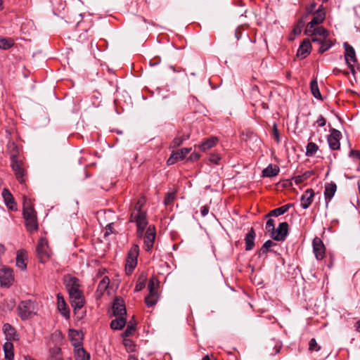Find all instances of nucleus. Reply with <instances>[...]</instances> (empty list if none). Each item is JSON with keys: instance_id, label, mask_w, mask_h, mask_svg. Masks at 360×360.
<instances>
[{"instance_id": "obj_51", "label": "nucleus", "mask_w": 360, "mask_h": 360, "mask_svg": "<svg viewBox=\"0 0 360 360\" xmlns=\"http://www.w3.org/2000/svg\"><path fill=\"white\" fill-rule=\"evenodd\" d=\"M265 229L267 232H271L275 229L274 227V220L272 219H269L266 223Z\"/></svg>"}, {"instance_id": "obj_29", "label": "nucleus", "mask_w": 360, "mask_h": 360, "mask_svg": "<svg viewBox=\"0 0 360 360\" xmlns=\"http://www.w3.org/2000/svg\"><path fill=\"white\" fill-rule=\"evenodd\" d=\"M279 171L280 169L277 165L270 164L267 167L263 169L262 176L266 177H273L276 176Z\"/></svg>"}, {"instance_id": "obj_26", "label": "nucleus", "mask_w": 360, "mask_h": 360, "mask_svg": "<svg viewBox=\"0 0 360 360\" xmlns=\"http://www.w3.org/2000/svg\"><path fill=\"white\" fill-rule=\"evenodd\" d=\"M2 197L5 204L10 210H15V202L11 193L7 188H4Z\"/></svg>"}, {"instance_id": "obj_43", "label": "nucleus", "mask_w": 360, "mask_h": 360, "mask_svg": "<svg viewBox=\"0 0 360 360\" xmlns=\"http://www.w3.org/2000/svg\"><path fill=\"white\" fill-rule=\"evenodd\" d=\"M191 150V148H183L176 150V152H174V153L178 158L179 160H182L186 158V156L190 153Z\"/></svg>"}, {"instance_id": "obj_30", "label": "nucleus", "mask_w": 360, "mask_h": 360, "mask_svg": "<svg viewBox=\"0 0 360 360\" xmlns=\"http://www.w3.org/2000/svg\"><path fill=\"white\" fill-rule=\"evenodd\" d=\"M291 206H292L291 204H286V205H283V206H281L280 207L276 208V209L270 211L266 214V217H278V216H280L281 214H283L285 212H287Z\"/></svg>"}, {"instance_id": "obj_24", "label": "nucleus", "mask_w": 360, "mask_h": 360, "mask_svg": "<svg viewBox=\"0 0 360 360\" xmlns=\"http://www.w3.org/2000/svg\"><path fill=\"white\" fill-rule=\"evenodd\" d=\"M256 233L254 229L252 227L248 233L245 235V250H252L255 246V239Z\"/></svg>"}, {"instance_id": "obj_2", "label": "nucleus", "mask_w": 360, "mask_h": 360, "mask_svg": "<svg viewBox=\"0 0 360 360\" xmlns=\"http://www.w3.org/2000/svg\"><path fill=\"white\" fill-rule=\"evenodd\" d=\"M127 309L122 297H114V330H122L126 325L131 323L134 328H136L137 322L135 316H132L131 319L127 322Z\"/></svg>"}, {"instance_id": "obj_60", "label": "nucleus", "mask_w": 360, "mask_h": 360, "mask_svg": "<svg viewBox=\"0 0 360 360\" xmlns=\"http://www.w3.org/2000/svg\"><path fill=\"white\" fill-rule=\"evenodd\" d=\"M316 7V3L311 4L308 7H307V13H311L313 12Z\"/></svg>"}, {"instance_id": "obj_57", "label": "nucleus", "mask_w": 360, "mask_h": 360, "mask_svg": "<svg viewBox=\"0 0 360 360\" xmlns=\"http://www.w3.org/2000/svg\"><path fill=\"white\" fill-rule=\"evenodd\" d=\"M349 155L354 158H356L358 159L360 158V151L359 150H352L349 153Z\"/></svg>"}, {"instance_id": "obj_41", "label": "nucleus", "mask_w": 360, "mask_h": 360, "mask_svg": "<svg viewBox=\"0 0 360 360\" xmlns=\"http://www.w3.org/2000/svg\"><path fill=\"white\" fill-rule=\"evenodd\" d=\"M136 330V328H134L133 324L131 323L130 325H127V328L124 332L120 334L122 338H129L132 335Z\"/></svg>"}, {"instance_id": "obj_14", "label": "nucleus", "mask_w": 360, "mask_h": 360, "mask_svg": "<svg viewBox=\"0 0 360 360\" xmlns=\"http://www.w3.org/2000/svg\"><path fill=\"white\" fill-rule=\"evenodd\" d=\"M313 252L318 260H321L326 255V248L322 240L319 237H315L312 241Z\"/></svg>"}, {"instance_id": "obj_18", "label": "nucleus", "mask_w": 360, "mask_h": 360, "mask_svg": "<svg viewBox=\"0 0 360 360\" xmlns=\"http://www.w3.org/2000/svg\"><path fill=\"white\" fill-rule=\"evenodd\" d=\"M314 192L312 189H307L300 198V205L303 209H307L312 203Z\"/></svg>"}, {"instance_id": "obj_35", "label": "nucleus", "mask_w": 360, "mask_h": 360, "mask_svg": "<svg viewBox=\"0 0 360 360\" xmlns=\"http://www.w3.org/2000/svg\"><path fill=\"white\" fill-rule=\"evenodd\" d=\"M51 360H62L61 349L58 347H53L49 349Z\"/></svg>"}, {"instance_id": "obj_12", "label": "nucleus", "mask_w": 360, "mask_h": 360, "mask_svg": "<svg viewBox=\"0 0 360 360\" xmlns=\"http://www.w3.org/2000/svg\"><path fill=\"white\" fill-rule=\"evenodd\" d=\"M155 237V226L150 225L144 234V249L146 252H149L153 248Z\"/></svg>"}, {"instance_id": "obj_54", "label": "nucleus", "mask_w": 360, "mask_h": 360, "mask_svg": "<svg viewBox=\"0 0 360 360\" xmlns=\"http://www.w3.org/2000/svg\"><path fill=\"white\" fill-rule=\"evenodd\" d=\"M177 161H179L178 158L175 155V154L173 153L171 156L167 160V165H171L174 163H176Z\"/></svg>"}, {"instance_id": "obj_34", "label": "nucleus", "mask_w": 360, "mask_h": 360, "mask_svg": "<svg viewBox=\"0 0 360 360\" xmlns=\"http://www.w3.org/2000/svg\"><path fill=\"white\" fill-rule=\"evenodd\" d=\"M146 202V199L145 198V197H141L136 202L131 214H136V213H137V214L145 213L146 212L142 210V207L144 206Z\"/></svg>"}, {"instance_id": "obj_63", "label": "nucleus", "mask_w": 360, "mask_h": 360, "mask_svg": "<svg viewBox=\"0 0 360 360\" xmlns=\"http://www.w3.org/2000/svg\"><path fill=\"white\" fill-rule=\"evenodd\" d=\"M241 35L242 33L240 29L238 27V29L236 30L235 36L238 39H239L241 37Z\"/></svg>"}, {"instance_id": "obj_64", "label": "nucleus", "mask_w": 360, "mask_h": 360, "mask_svg": "<svg viewBox=\"0 0 360 360\" xmlns=\"http://www.w3.org/2000/svg\"><path fill=\"white\" fill-rule=\"evenodd\" d=\"M6 248L4 245L1 243H0V256L4 255L5 252Z\"/></svg>"}, {"instance_id": "obj_27", "label": "nucleus", "mask_w": 360, "mask_h": 360, "mask_svg": "<svg viewBox=\"0 0 360 360\" xmlns=\"http://www.w3.org/2000/svg\"><path fill=\"white\" fill-rule=\"evenodd\" d=\"M7 150L10 155L11 162L19 160L18 155L20 153V148L13 141L8 142L7 145Z\"/></svg>"}, {"instance_id": "obj_21", "label": "nucleus", "mask_w": 360, "mask_h": 360, "mask_svg": "<svg viewBox=\"0 0 360 360\" xmlns=\"http://www.w3.org/2000/svg\"><path fill=\"white\" fill-rule=\"evenodd\" d=\"M58 309L61 315L65 319L70 318V310L65 302L63 297L60 294L57 295Z\"/></svg>"}, {"instance_id": "obj_20", "label": "nucleus", "mask_w": 360, "mask_h": 360, "mask_svg": "<svg viewBox=\"0 0 360 360\" xmlns=\"http://www.w3.org/2000/svg\"><path fill=\"white\" fill-rule=\"evenodd\" d=\"M311 49V41L309 39H305L300 45L297 56L301 58H305L310 53Z\"/></svg>"}, {"instance_id": "obj_22", "label": "nucleus", "mask_w": 360, "mask_h": 360, "mask_svg": "<svg viewBox=\"0 0 360 360\" xmlns=\"http://www.w3.org/2000/svg\"><path fill=\"white\" fill-rule=\"evenodd\" d=\"M27 252L24 250H19L16 253L15 263L16 266L21 270L24 271L27 268Z\"/></svg>"}, {"instance_id": "obj_45", "label": "nucleus", "mask_w": 360, "mask_h": 360, "mask_svg": "<svg viewBox=\"0 0 360 360\" xmlns=\"http://www.w3.org/2000/svg\"><path fill=\"white\" fill-rule=\"evenodd\" d=\"M188 139V136H181L175 137L171 143L170 146L172 148H176L179 146L182 143Z\"/></svg>"}, {"instance_id": "obj_56", "label": "nucleus", "mask_w": 360, "mask_h": 360, "mask_svg": "<svg viewBox=\"0 0 360 360\" xmlns=\"http://www.w3.org/2000/svg\"><path fill=\"white\" fill-rule=\"evenodd\" d=\"M316 122L319 127H323L326 125V121L322 115H320Z\"/></svg>"}, {"instance_id": "obj_46", "label": "nucleus", "mask_w": 360, "mask_h": 360, "mask_svg": "<svg viewBox=\"0 0 360 360\" xmlns=\"http://www.w3.org/2000/svg\"><path fill=\"white\" fill-rule=\"evenodd\" d=\"M311 174H312V172L307 171L302 175H298V176H295V181L297 184H301L303 181H304L305 180H307L308 178H309Z\"/></svg>"}, {"instance_id": "obj_37", "label": "nucleus", "mask_w": 360, "mask_h": 360, "mask_svg": "<svg viewBox=\"0 0 360 360\" xmlns=\"http://www.w3.org/2000/svg\"><path fill=\"white\" fill-rule=\"evenodd\" d=\"M158 293H149V295L145 298L146 304L148 307H153L158 302Z\"/></svg>"}, {"instance_id": "obj_5", "label": "nucleus", "mask_w": 360, "mask_h": 360, "mask_svg": "<svg viewBox=\"0 0 360 360\" xmlns=\"http://www.w3.org/2000/svg\"><path fill=\"white\" fill-rule=\"evenodd\" d=\"M139 253V245H134L129 250L127 257L125 270L127 274H131L134 268L136 266Z\"/></svg>"}, {"instance_id": "obj_38", "label": "nucleus", "mask_w": 360, "mask_h": 360, "mask_svg": "<svg viewBox=\"0 0 360 360\" xmlns=\"http://www.w3.org/2000/svg\"><path fill=\"white\" fill-rule=\"evenodd\" d=\"M274 245H276V243H274L272 240H266L262 246V248H260L259 251V255H266V253L269 252V251H271L270 250V248L274 246Z\"/></svg>"}, {"instance_id": "obj_28", "label": "nucleus", "mask_w": 360, "mask_h": 360, "mask_svg": "<svg viewBox=\"0 0 360 360\" xmlns=\"http://www.w3.org/2000/svg\"><path fill=\"white\" fill-rule=\"evenodd\" d=\"M337 190V186L335 183L331 182L325 186L324 191V196L326 201V205L331 200V198L334 196Z\"/></svg>"}, {"instance_id": "obj_13", "label": "nucleus", "mask_w": 360, "mask_h": 360, "mask_svg": "<svg viewBox=\"0 0 360 360\" xmlns=\"http://www.w3.org/2000/svg\"><path fill=\"white\" fill-rule=\"evenodd\" d=\"M14 281L13 270L9 267L0 269V284L1 286L9 287Z\"/></svg>"}, {"instance_id": "obj_16", "label": "nucleus", "mask_w": 360, "mask_h": 360, "mask_svg": "<svg viewBox=\"0 0 360 360\" xmlns=\"http://www.w3.org/2000/svg\"><path fill=\"white\" fill-rule=\"evenodd\" d=\"M342 137L341 132L335 129L330 130V134L328 136V143L332 150H338L340 147V140Z\"/></svg>"}, {"instance_id": "obj_3", "label": "nucleus", "mask_w": 360, "mask_h": 360, "mask_svg": "<svg viewBox=\"0 0 360 360\" xmlns=\"http://www.w3.org/2000/svg\"><path fill=\"white\" fill-rule=\"evenodd\" d=\"M22 214L27 230L30 232L36 231L38 229L37 214L30 200L25 197L23 200Z\"/></svg>"}, {"instance_id": "obj_39", "label": "nucleus", "mask_w": 360, "mask_h": 360, "mask_svg": "<svg viewBox=\"0 0 360 360\" xmlns=\"http://www.w3.org/2000/svg\"><path fill=\"white\" fill-rule=\"evenodd\" d=\"M122 343L128 352H133L135 351L136 345L133 340L129 338H122Z\"/></svg>"}, {"instance_id": "obj_11", "label": "nucleus", "mask_w": 360, "mask_h": 360, "mask_svg": "<svg viewBox=\"0 0 360 360\" xmlns=\"http://www.w3.org/2000/svg\"><path fill=\"white\" fill-rule=\"evenodd\" d=\"M288 234V224L286 221L279 224L277 229H274L271 233V237L276 241H283Z\"/></svg>"}, {"instance_id": "obj_62", "label": "nucleus", "mask_w": 360, "mask_h": 360, "mask_svg": "<svg viewBox=\"0 0 360 360\" xmlns=\"http://www.w3.org/2000/svg\"><path fill=\"white\" fill-rule=\"evenodd\" d=\"M160 62V59L159 58H155L154 61H153V60L150 61V66H154L155 65L159 64Z\"/></svg>"}, {"instance_id": "obj_42", "label": "nucleus", "mask_w": 360, "mask_h": 360, "mask_svg": "<svg viewBox=\"0 0 360 360\" xmlns=\"http://www.w3.org/2000/svg\"><path fill=\"white\" fill-rule=\"evenodd\" d=\"M306 17H307V15L303 16L302 18H301L300 19H299L297 20V23L295 24V25L294 26L293 30H292V32L295 34H299L301 33L302 30L305 23L304 19Z\"/></svg>"}, {"instance_id": "obj_25", "label": "nucleus", "mask_w": 360, "mask_h": 360, "mask_svg": "<svg viewBox=\"0 0 360 360\" xmlns=\"http://www.w3.org/2000/svg\"><path fill=\"white\" fill-rule=\"evenodd\" d=\"M3 331L6 335V340L8 341L15 340L18 339V334L15 329L9 323H5L3 326Z\"/></svg>"}, {"instance_id": "obj_8", "label": "nucleus", "mask_w": 360, "mask_h": 360, "mask_svg": "<svg viewBox=\"0 0 360 360\" xmlns=\"http://www.w3.org/2000/svg\"><path fill=\"white\" fill-rule=\"evenodd\" d=\"M305 34L311 36L312 42L318 44L328 37V30L322 26L313 29L311 32H307V30H305Z\"/></svg>"}, {"instance_id": "obj_23", "label": "nucleus", "mask_w": 360, "mask_h": 360, "mask_svg": "<svg viewBox=\"0 0 360 360\" xmlns=\"http://www.w3.org/2000/svg\"><path fill=\"white\" fill-rule=\"evenodd\" d=\"M218 142V139L215 136H211L207 139L202 141L198 146V148L202 151L205 152L212 147H214Z\"/></svg>"}, {"instance_id": "obj_31", "label": "nucleus", "mask_w": 360, "mask_h": 360, "mask_svg": "<svg viewBox=\"0 0 360 360\" xmlns=\"http://www.w3.org/2000/svg\"><path fill=\"white\" fill-rule=\"evenodd\" d=\"M74 352L75 360H90V354L84 350L82 346L75 348Z\"/></svg>"}, {"instance_id": "obj_49", "label": "nucleus", "mask_w": 360, "mask_h": 360, "mask_svg": "<svg viewBox=\"0 0 360 360\" xmlns=\"http://www.w3.org/2000/svg\"><path fill=\"white\" fill-rule=\"evenodd\" d=\"M320 349L321 347L317 344L316 340L314 338L311 339L309 343V350L318 352Z\"/></svg>"}, {"instance_id": "obj_47", "label": "nucleus", "mask_w": 360, "mask_h": 360, "mask_svg": "<svg viewBox=\"0 0 360 360\" xmlns=\"http://www.w3.org/2000/svg\"><path fill=\"white\" fill-rule=\"evenodd\" d=\"M158 286V283H157L155 284V278H151L149 280L148 284V288L149 290V293H158V291L156 290V288Z\"/></svg>"}, {"instance_id": "obj_32", "label": "nucleus", "mask_w": 360, "mask_h": 360, "mask_svg": "<svg viewBox=\"0 0 360 360\" xmlns=\"http://www.w3.org/2000/svg\"><path fill=\"white\" fill-rule=\"evenodd\" d=\"M4 351L6 359L12 360L13 359V345L11 341H7L5 342L4 345Z\"/></svg>"}, {"instance_id": "obj_33", "label": "nucleus", "mask_w": 360, "mask_h": 360, "mask_svg": "<svg viewBox=\"0 0 360 360\" xmlns=\"http://www.w3.org/2000/svg\"><path fill=\"white\" fill-rule=\"evenodd\" d=\"M310 90L312 95L317 99L322 100V96L319 91L318 82L316 78L313 79L310 82Z\"/></svg>"}, {"instance_id": "obj_58", "label": "nucleus", "mask_w": 360, "mask_h": 360, "mask_svg": "<svg viewBox=\"0 0 360 360\" xmlns=\"http://www.w3.org/2000/svg\"><path fill=\"white\" fill-rule=\"evenodd\" d=\"M200 212L202 217H205L209 212V207L207 206L202 207Z\"/></svg>"}, {"instance_id": "obj_40", "label": "nucleus", "mask_w": 360, "mask_h": 360, "mask_svg": "<svg viewBox=\"0 0 360 360\" xmlns=\"http://www.w3.org/2000/svg\"><path fill=\"white\" fill-rule=\"evenodd\" d=\"M14 44V41L12 39H6L0 37V49H8L12 47Z\"/></svg>"}, {"instance_id": "obj_6", "label": "nucleus", "mask_w": 360, "mask_h": 360, "mask_svg": "<svg viewBox=\"0 0 360 360\" xmlns=\"http://www.w3.org/2000/svg\"><path fill=\"white\" fill-rule=\"evenodd\" d=\"M11 166L18 181L21 184H25L26 181L27 172L23 162L20 160H13L11 162Z\"/></svg>"}, {"instance_id": "obj_1", "label": "nucleus", "mask_w": 360, "mask_h": 360, "mask_svg": "<svg viewBox=\"0 0 360 360\" xmlns=\"http://www.w3.org/2000/svg\"><path fill=\"white\" fill-rule=\"evenodd\" d=\"M64 283L69 294L71 306L76 314L85 303L83 292L80 289L79 281L77 278L68 275L65 277Z\"/></svg>"}, {"instance_id": "obj_52", "label": "nucleus", "mask_w": 360, "mask_h": 360, "mask_svg": "<svg viewBox=\"0 0 360 360\" xmlns=\"http://www.w3.org/2000/svg\"><path fill=\"white\" fill-rule=\"evenodd\" d=\"M220 160L221 157L219 156V154L212 153L210 155L209 161L214 164L218 165Z\"/></svg>"}, {"instance_id": "obj_4", "label": "nucleus", "mask_w": 360, "mask_h": 360, "mask_svg": "<svg viewBox=\"0 0 360 360\" xmlns=\"http://www.w3.org/2000/svg\"><path fill=\"white\" fill-rule=\"evenodd\" d=\"M37 311L35 303L31 300L22 301L18 306V315L22 320L31 319L37 314Z\"/></svg>"}, {"instance_id": "obj_61", "label": "nucleus", "mask_w": 360, "mask_h": 360, "mask_svg": "<svg viewBox=\"0 0 360 360\" xmlns=\"http://www.w3.org/2000/svg\"><path fill=\"white\" fill-rule=\"evenodd\" d=\"M354 330L360 334V319L356 321L354 325Z\"/></svg>"}, {"instance_id": "obj_50", "label": "nucleus", "mask_w": 360, "mask_h": 360, "mask_svg": "<svg viewBox=\"0 0 360 360\" xmlns=\"http://www.w3.org/2000/svg\"><path fill=\"white\" fill-rule=\"evenodd\" d=\"M145 282H146V278L145 277H140L139 278L136 286H135V291L139 292L141 291L144 287H145Z\"/></svg>"}, {"instance_id": "obj_55", "label": "nucleus", "mask_w": 360, "mask_h": 360, "mask_svg": "<svg viewBox=\"0 0 360 360\" xmlns=\"http://www.w3.org/2000/svg\"><path fill=\"white\" fill-rule=\"evenodd\" d=\"M112 233V224L110 223L105 226V232L104 236L106 237Z\"/></svg>"}, {"instance_id": "obj_59", "label": "nucleus", "mask_w": 360, "mask_h": 360, "mask_svg": "<svg viewBox=\"0 0 360 360\" xmlns=\"http://www.w3.org/2000/svg\"><path fill=\"white\" fill-rule=\"evenodd\" d=\"M200 158V155L197 153H193L191 154L190 157H189V160H191V161H195V160H197L198 159H199Z\"/></svg>"}, {"instance_id": "obj_15", "label": "nucleus", "mask_w": 360, "mask_h": 360, "mask_svg": "<svg viewBox=\"0 0 360 360\" xmlns=\"http://www.w3.org/2000/svg\"><path fill=\"white\" fill-rule=\"evenodd\" d=\"M48 241L46 238H40L37 246V252L41 262H45L49 258Z\"/></svg>"}, {"instance_id": "obj_19", "label": "nucleus", "mask_w": 360, "mask_h": 360, "mask_svg": "<svg viewBox=\"0 0 360 360\" xmlns=\"http://www.w3.org/2000/svg\"><path fill=\"white\" fill-rule=\"evenodd\" d=\"M68 335L74 349L82 346V333L81 332L75 329H70Z\"/></svg>"}, {"instance_id": "obj_48", "label": "nucleus", "mask_w": 360, "mask_h": 360, "mask_svg": "<svg viewBox=\"0 0 360 360\" xmlns=\"http://www.w3.org/2000/svg\"><path fill=\"white\" fill-rule=\"evenodd\" d=\"M176 193L175 192H169L166 193L164 203L165 205H169L173 202L175 199Z\"/></svg>"}, {"instance_id": "obj_7", "label": "nucleus", "mask_w": 360, "mask_h": 360, "mask_svg": "<svg viewBox=\"0 0 360 360\" xmlns=\"http://www.w3.org/2000/svg\"><path fill=\"white\" fill-rule=\"evenodd\" d=\"M131 221H135L137 226V236L139 237H142L144 229L148 224V221L146 218V212L143 214H131Z\"/></svg>"}, {"instance_id": "obj_9", "label": "nucleus", "mask_w": 360, "mask_h": 360, "mask_svg": "<svg viewBox=\"0 0 360 360\" xmlns=\"http://www.w3.org/2000/svg\"><path fill=\"white\" fill-rule=\"evenodd\" d=\"M326 18V13L323 6L319 8V9L314 13V16L311 20L308 23L307 26V32H311L313 29H316V25H319L323 22Z\"/></svg>"}, {"instance_id": "obj_44", "label": "nucleus", "mask_w": 360, "mask_h": 360, "mask_svg": "<svg viewBox=\"0 0 360 360\" xmlns=\"http://www.w3.org/2000/svg\"><path fill=\"white\" fill-rule=\"evenodd\" d=\"M318 146L314 142H309L307 145L306 155L307 156H313L318 150Z\"/></svg>"}, {"instance_id": "obj_17", "label": "nucleus", "mask_w": 360, "mask_h": 360, "mask_svg": "<svg viewBox=\"0 0 360 360\" xmlns=\"http://www.w3.org/2000/svg\"><path fill=\"white\" fill-rule=\"evenodd\" d=\"M109 285L110 278L108 276H103L99 281L97 290L96 291L95 296L97 300L100 299L103 295H104L105 292H107V295L108 297L110 296Z\"/></svg>"}, {"instance_id": "obj_10", "label": "nucleus", "mask_w": 360, "mask_h": 360, "mask_svg": "<svg viewBox=\"0 0 360 360\" xmlns=\"http://www.w3.org/2000/svg\"><path fill=\"white\" fill-rule=\"evenodd\" d=\"M344 48L345 50V62L349 68V70L354 72V68L353 63L357 62V59L356 58V53L354 48L349 45L348 43L345 42L344 44Z\"/></svg>"}, {"instance_id": "obj_53", "label": "nucleus", "mask_w": 360, "mask_h": 360, "mask_svg": "<svg viewBox=\"0 0 360 360\" xmlns=\"http://www.w3.org/2000/svg\"><path fill=\"white\" fill-rule=\"evenodd\" d=\"M273 134H274V137L275 140L276 141V142L279 143L280 142L279 133H278V130L277 125L276 123H274L273 125Z\"/></svg>"}, {"instance_id": "obj_36", "label": "nucleus", "mask_w": 360, "mask_h": 360, "mask_svg": "<svg viewBox=\"0 0 360 360\" xmlns=\"http://www.w3.org/2000/svg\"><path fill=\"white\" fill-rule=\"evenodd\" d=\"M319 44V53H323L325 51L329 50L333 45V42L328 38L323 40V41L320 42Z\"/></svg>"}]
</instances>
